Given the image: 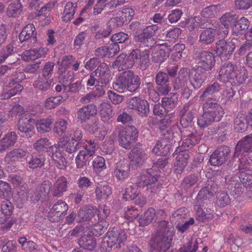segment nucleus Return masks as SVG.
<instances>
[{"mask_svg": "<svg viewBox=\"0 0 252 252\" xmlns=\"http://www.w3.org/2000/svg\"><path fill=\"white\" fill-rule=\"evenodd\" d=\"M141 84L140 78L135 75L134 72L127 70L120 73L113 83V89L119 93H124L127 90L135 92Z\"/></svg>", "mask_w": 252, "mask_h": 252, "instance_id": "nucleus-1", "label": "nucleus"}, {"mask_svg": "<svg viewBox=\"0 0 252 252\" xmlns=\"http://www.w3.org/2000/svg\"><path fill=\"white\" fill-rule=\"evenodd\" d=\"M126 239V233L124 230L114 227L109 230L105 236L100 245L101 252L110 251L113 246L119 248L124 245Z\"/></svg>", "mask_w": 252, "mask_h": 252, "instance_id": "nucleus-2", "label": "nucleus"}, {"mask_svg": "<svg viewBox=\"0 0 252 252\" xmlns=\"http://www.w3.org/2000/svg\"><path fill=\"white\" fill-rule=\"evenodd\" d=\"M114 133L118 135L119 145L125 149L131 148V143L137 139L138 134L137 129L134 126L126 128L117 127Z\"/></svg>", "mask_w": 252, "mask_h": 252, "instance_id": "nucleus-3", "label": "nucleus"}, {"mask_svg": "<svg viewBox=\"0 0 252 252\" xmlns=\"http://www.w3.org/2000/svg\"><path fill=\"white\" fill-rule=\"evenodd\" d=\"M152 169L143 171L138 177L136 184L139 188L147 187L151 192L156 193L159 190L158 187L157 186V175L152 174Z\"/></svg>", "mask_w": 252, "mask_h": 252, "instance_id": "nucleus-4", "label": "nucleus"}, {"mask_svg": "<svg viewBox=\"0 0 252 252\" xmlns=\"http://www.w3.org/2000/svg\"><path fill=\"white\" fill-rule=\"evenodd\" d=\"M158 29L157 25H152L142 31H138L135 33V40L143 43L145 46L152 47L155 44L153 36Z\"/></svg>", "mask_w": 252, "mask_h": 252, "instance_id": "nucleus-5", "label": "nucleus"}, {"mask_svg": "<svg viewBox=\"0 0 252 252\" xmlns=\"http://www.w3.org/2000/svg\"><path fill=\"white\" fill-rule=\"evenodd\" d=\"M172 237L163 235H153L150 242V245L153 250L158 252H166L171 247Z\"/></svg>", "mask_w": 252, "mask_h": 252, "instance_id": "nucleus-6", "label": "nucleus"}, {"mask_svg": "<svg viewBox=\"0 0 252 252\" xmlns=\"http://www.w3.org/2000/svg\"><path fill=\"white\" fill-rule=\"evenodd\" d=\"M112 175L118 181L124 182L130 175V165L126 160H120L115 165Z\"/></svg>", "mask_w": 252, "mask_h": 252, "instance_id": "nucleus-7", "label": "nucleus"}, {"mask_svg": "<svg viewBox=\"0 0 252 252\" xmlns=\"http://www.w3.org/2000/svg\"><path fill=\"white\" fill-rule=\"evenodd\" d=\"M197 66L206 70H211L216 63L215 56L213 53L208 51L200 52L196 57Z\"/></svg>", "mask_w": 252, "mask_h": 252, "instance_id": "nucleus-8", "label": "nucleus"}, {"mask_svg": "<svg viewBox=\"0 0 252 252\" xmlns=\"http://www.w3.org/2000/svg\"><path fill=\"white\" fill-rule=\"evenodd\" d=\"M168 135L163 133V137L160 138L156 142L152 149V153L158 156H165L169 152V145L168 144V140L173 138V133L172 132H169L167 131Z\"/></svg>", "mask_w": 252, "mask_h": 252, "instance_id": "nucleus-9", "label": "nucleus"}, {"mask_svg": "<svg viewBox=\"0 0 252 252\" xmlns=\"http://www.w3.org/2000/svg\"><path fill=\"white\" fill-rule=\"evenodd\" d=\"M203 111L209 114L213 119V122H219L224 114V111L221 105L213 101H207L203 105Z\"/></svg>", "mask_w": 252, "mask_h": 252, "instance_id": "nucleus-10", "label": "nucleus"}, {"mask_svg": "<svg viewBox=\"0 0 252 252\" xmlns=\"http://www.w3.org/2000/svg\"><path fill=\"white\" fill-rule=\"evenodd\" d=\"M68 209L67 204L62 200L55 203L48 213L50 220L52 222L60 221L66 214Z\"/></svg>", "mask_w": 252, "mask_h": 252, "instance_id": "nucleus-11", "label": "nucleus"}, {"mask_svg": "<svg viewBox=\"0 0 252 252\" xmlns=\"http://www.w3.org/2000/svg\"><path fill=\"white\" fill-rule=\"evenodd\" d=\"M182 143L181 148L183 151L187 152L197 144L200 140V136L196 131L191 132L187 129L181 131Z\"/></svg>", "mask_w": 252, "mask_h": 252, "instance_id": "nucleus-12", "label": "nucleus"}, {"mask_svg": "<svg viewBox=\"0 0 252 252\" xmlns=\"http://www.w3.org/2000/svg\"><path fill=\"white\" fill-rule=\"evenodd\" d=\"M28 155L27 149L22 148H16L7 153L4 158V162L6 168H8L9 166L15 163L17 161H22L26 158Z\"/></svg>", "mask_w": 252, "mask_h": 252, "instance_id": "nucleus-13", "label": "nucleus"}, {"mask_svg": "<svg viewBox=\"0 0 252 252\" xmlns=\"http://www.w3.org/2000/svg\"><path fill=\"white\" fill-rule=\"evenodd\" d=\"M230 152L229 148L227 146L218 148L210 157L209 162L211 165L215 166L222 165L227 160Z\"/></svg>", "mask_w": 252, "mask_h": 252, "instance_id": "nucleus-14", "label": "nucleus"}, {"mask_svg": "<svg viewBox=\"0 0 252 252\" xmlns=\"http://www.w3.org/2000/svg\"><path fill=\"white\" fill-rule=\"evenodd\" d=\"M97 114L96 106L93 104H89L80 108L77 112V121L81 124L86 123Z\"/></svg>", "mask_w": 252, "mask_h": 252, "instance_id": "nucleus-15", "label": "nucleus"}, {"mask_svg": "<svg viewBox=\"0 0 252 252\" xmlns=\"http://www.w3.org/2000/svg\"><path fill=\"white\" fill-rule=\"evenodd\" d=\"M128 107L130 109L136 110L142 117L147 116L150 111L148 101L136 96L129 100Z\"/></svg>", "mask_w": 252, "mask_h": 252, "instance_id": "nucleus-16", "label": "nucleus"}, {"mask_svg": "<svg viewBox=\"0 0 252 252\" xmlns=\"http://www.w3.org/2000/svg\"><path fill=\"white\" fill-rule=\"evenodd\" d=\"M222 89V86L218 82H211L206 87L199 98L202 101H213L217 94Z\"/></svg>", "mask_w": 252, "mask_h": 252, "instance_id": "nucleus-17", "label": "nucleus"}, {"mask_svg": "<svg viewBox=\"0 0 252 252\" xmlns=\"http://www.w3.org/2000/svg\"><path fill=\"white\" fill-rule=\"evenodd\" d=\"M130 59L133 61V64L135 63L140 65L143 69H146L149 64V52L148 50L143 52L139 49L133 50L128 55Z\"/></svg>", "mask_w": 252, "mask_h": 252, "instance_id": "nucleus-18", "label": "nucleus"}, {"mask_svg": "<svg viewBox=\"0 0 252 252\" xmlns=\"http://www.w3.org/2000/svg\"><path fill=\"white\" fill-rule=\"evenodd\" d=\"M33 119L30 116H23L18 122V130L23 133V136L27 138H31L35 133L34 127L32 124L33 123Z\"/></svg>", "mask_w": 252, "mask_h": 252, "instance_id": "nucleus-19", "label": "nucleus"}, {"mask_svg": "<svg viewBox=\"0 0 252 252\" xmlns=\"http://www.w3.org/2000/svg\"><path fill=\"white\" fill-rule=\"evenodd\" d=\"M207 70L196 66L190 73V82L194 89L199 88L207 78Z\"/></svg>", "mask_w": 252, "mask_h": 252, "instance_id": "nucleus-20", "label": "nucleus"}, {"mask_svg": "<svg viewBox=\"0 0 252 252\" xmlns=\"http://www.w3.org/2000/svg\"><path fill=\"white\" fill-rule=\"evenodd\" d=\"M235 49V45L231 42H227L224 40H220L216 43L215 51L216 54L224 59L229 58Z\"/></svg>", "mask_w": 252, "mask_h": 252, "instance_id": "nucleus-21", "label": "nucleus"}, {"mask_svg": "<svg viewBox=\"0 0 252 252\" xmlns=\"http://www.w3.org/2000/svg\"><path fill=\"white\" fill-rule=\"evenodd\" d=\"M248 72L244 65L236 64L230 84L232 86H239L244 83L248 78Z\"/></svg>", "mask_w": 252, "mask_h": 252, "instance_id": "nucleus-22", "label": "nucleus"}, {"mask_svg": "<svg viewBox=\"0 0 252 252\" xmlns=\"http://www.w3.org/2000/svg\"><path fill=\"white\" fill-rule=\"evenodd\" d=\"M235 66L236 64L230 62L225 63L220 69L218 79L223 83H230Z\"/></svg>", "mask_w": 252, "mask_h": 252, "instance_id": "nucleus-23", "label": "nucleus"}, {"mask_svg": "<svg viewBox=\"0 0 252 252\" xmlns=\"http://www.w3.org/2000/svg\"><path fill=\"white\" fill-rule=\"evenodd\" d=\"M68 184V180L65 177H59L53 185L51 189L52 195L57 197L62 196L67 190Z\"/></svg>", "mask_w": 252, "mask_h": 252, "instance_id": "nucleus-24", "label": "nucleus"}, {"mask_svg": "<svg viewBox=\"0 0 252 252\" xmlns=\"http://www.w3.org/2000/svg\"><path fill=\"white\" fill-rule=\"evenodd\" d=\"M250 151H252V133L245 136L237 143L234 156L239 157L240 154L249 153Z\"/></svg>", "mask_w": 252, "mask_h": 252, "instance_id": "nucleus-25", "label": "nucleus"}, {"mask_svg": "<svg viewBox=\"0 0 252 252\" xmlns=\"http://www.w3.org/2000/svg\"><path fill=\"white\" fill-rule=\"evenodd\" d=\"M51 158L54 161V163L60 169L64 170L67 167V161L64 156V151L57 149L56 147H51L50 152Z\"/></svg>", "mask_w": 252, "mask_h": 252, "instance_id": "nucleus-26", "label": "nucleus"}, {"mask_svg": "<svg viewBox=\"0 0 252 252\" xmlns=\"http://www.w3.org/2000/svg\"><path fill=\"white\" fill-rule=\"evenodd\" d=\"M48 51V49L46 47H40L26 50L22 53V58L23 60L26 62L34 61L38 58L45 57Z\"/></svg>", "mask_w": 252, "mask_h": 252, "instance_id": "nucleus-27", "label": "nucleus"}, {"mask_svg": "<svg viewBox=\"0 0 252 252\" xmlns=\"http://www.w3.org/2000/svg\"><path fill=\"white\" fill-rule=\"evenodd\" d=\"M53 122V118L49 116L45 118L33 120V123L37 131L40 134H43L51 131Z\"/></svg>", "mask_w": 252, "mask_h": 252, "instance_id": "nucleus-28", "label": "nucleus"}, {"mask_svg": "<svg viewBox=\"0 0 252 252\" xmlns=\"http://www.w3.org/2000/svg\"><path fill=\"white\" fill-rule=\"evenodd\" d=\"M189 154L188 152L182 151L177 154L174 163V170L176 173L181 174L188 163Z\"/></svg>", "mask_w": 252, "mask_h": 252, "instance_id": "nucleus-29", "label": "nucleus"}, {"mask_svg": "<svg viewBox=\"0 0 252 252\" xmlns=\"http://www.w3.org/2000/svg\"><path fill=\"white\" fill-rule=\"evenodd\" d=\"M133 61L125 54H120L113 63L112 66L114 69L119 71L131 68L133 66Z\"/></svg>", "mask_w": 252, "mask_h": 252, "instance_id": "nucleus-30", "label": "nucleus"}, {"mask_svg": "<svg viewBox=\"0 0 252 252\" xmlns=\"http://www.w3.org/2000/svg\"><path fill=\"white\" fill-rule=\"evenodd\" d=\"M109 69L108 65L104 63H100L97 69L94 72L95 77L97 78V83L107 84L109 78Z\"/></svg>", "mask_w": 252, "mask_h": 252, "instance_id": "nucleus-31", "label": "nucleus"}, {"mask_svg": "<svg viewBox=\"0 0 252 252\" xmlns=\"http://www.w3.org/2000/svg\"><path fill=\"white\" fill-rule=\"evenodd\" d=\"M99 113L101 120L105 123H111L114 116L112 106L107 102H102L99 107Z\"/></svg>", "mask_w": 252, "mask_h": 252, "instance_id": "nucleus-32", "label": "nucleus"}, {"mask_svg": "<svg viewBox=\"0 0 252 252\" xmlns=\"http://www.w3.org/2000/svg\"><path fill=\"white\" fill-rule=\"evenodd\" d=\"M194 110H189L188 105H185L181 111L180 124L184 128H187L191 125L194 115Z\"/></svg>", "mask_w": 252, "mask_h": 252, "instance_id": "nucleus-33", "label": "nucleus"}, {"mask_svg": "<svg viewBox=\"0 0 252 252\" xmlns=\"http://www.w3.org/2000/svg\"><path fill=\"white\" fill-rule=\"evenodd\" d=\"M18 136L14 131L6 134L0 140V152L5 151L9 147L13 146L16 142Z\"/></svg>", "mask_w": 252, "mask_h": 252, "instance_id": "nucleus-34", "label": "nucleus"}, {"mask_svg": "<svg viewBox=\"0 0 252 252\" xmlns=\"http://www.w3.org/2000/svg\"><path fill=\"white\" fill-rule=\"evenodd\" d=\"M97 213L96 208L93 206L83 207L78 212V217L79 222L90 220Z\"/></svg>", "mask_w": 252, "mask_h": 252, "instance_id": "nucleus-35", "label": "nucleus"}, {"mask_svg": "<svg viewBox=\"0 0 252 252\" xmlns=\"http://www.w3.org/2000/svg\"><path fill=\"white\" fill-rule=\"evenodd\" d=\"M77 5L76 3L68 1L64 6L62 19L64 22L71 21L74 17Z\"/></svg>", "mask_w": 252, "mask_h": 252, "instance_id": "nucleus-36", "label": "nucleus"}, {"mask_svg": "<svg viewBox=\"0 0 252 252\" xmlns=\"http://www.w3.org/2000/svg\"><path fill=\"white\" fill-rule=\"evenodd\" d=\"M156 210L153 208H150L142 214L139 219V225L144 226L149 225L156 218Z\"/></svg>", "mask_w": 252, "mask_h": 252, "instance_id": "nucleus-37", "label": "nucleus"}, {"mask_svg": "<svg viewBox=\"0 0 252 252\" xmlns=\"http://www.w3.org/2000/svg\"><path fill=\"white\" fill-rule=\"evenodd\" d=\"M95 193L97 199H106L112 194V190L107 184L102 183L96 186Z\"/></svg>", "mask_w": 252, "mask_h": 252, "instance_id": "nucleus-38", "label": "nucleus"}, {"mask_svg": "<svg viewBox=\"0 0 252 252\" xmlns=\"http://www.w3.org/2000/svg\"><path fill=\"white\" fill-rule=\"evenodd\" d=\"M129 158L136 164L140 165L147 159V155L141 149L134 148L128 156Z\"/></svg>", "mask_w": 252, "mask_h": 252, "instance_id": "nucleus-39", "label": "nucleus"}, {"mask_svg": "<svg viewBox=\"0 0 252 252\" xmlns=\"http://www.w3.org/2000/svg\"><path fill=\"white\" fill-rule=\"evenodd\" d=\"M51 143L46 137L40 138L37 139L33 144L34 149L38 152H50Z\"/></svg>", "mask_w": 252, "mask_h": 252, "instance_id": "nucleus-40", "label": "nucleus"}, {"mask_svg": "<svg viewBox=\"0 0 252 252\" xmlns=\"http://www.w3.org/2000/svg\"><path fill=\"white\" fill-rule=\"evenodd\" d=\"M79 245L84 249L93 251L96 245V239L91 235H85L79 240Z\"/></svg>", "mask_w": 252, "mask_h": 252, "instance_id": "nucleus-41", "label": "nucleus"}, {"mask_svg": "<svg viewBox=\"0 0 252 252\" xmlns=\"http://www.w3.org/2000/svg\"><path fill=\"white\" fill-rule=\"evenodd\" d=\"M134 14V11L132 8H124L117 13L116 17L120 18L125 25L128 24L131 21Z\"/></svg>", "mask_w": 252, "mask_h": 252, "instance_id": "nucleus-42", "label": "nucleus"}, {"mask_svg": "<svg viewBox=\"0 0 252 252\" xmlns=\"http://www.w3.org/2000/svg\"><path fill=\"white\" fill-rule=\"evenodd\" d=\"M23 6L20 0H16L11 3L6 10V14L9 17H15L21 14Z\"/></svg>", "mask_w": 252, "mask_h": 252, "instance_id": "nucleus-43", "label": "nucleus"}, {"mask_svg": "<svg viewBox=\"0 0 252 252\" xmlns=\"http://www.w3.org/2000/svg\"><path fill=\"white\" fill-rule=\"evenodd\" d=\"M250 25L247 18L242 17L237 21L233 28V33L235 35L242 34L245 32Z\"/></svg>", "mask_w": 252, "mask_h": 252, "instance_id": "nucleus-44", "label": "nucleus"}, {"mask_svg": "<svg viewBox=\"0 0 252 252\" xmlns=\"http://www.w3.org/2000/svg\"><path fill=\"white\" fill-rule=\"evenodd\" d=\"M246 120L247 118L243 114H238L234 120V130L239 133L245 132L248 127Z\"/></svg>", "mask_w": 252, "mask_h": 252, "instance_id": "nucleus-45", "label": "nucleus"}, {"mask_svg": "<svg viewBox=\"0 0 252 252\" xmlns=\"http://www.w3.org/2000/svg\"><path fill=\"white\" fill-rule=\"evenodd\" d=\"M35 28L33 24L26 25L19 34V39L23 42L32 37L34 35Z\"/></svg>", "mask_w": 252, "mask_h": 252, "instance_id": "nucleus-46", "label": "nucleus"}, {"mask_svg": "<svg viewBox=\"0 0 252 252\" xmlns=\"http://www.w3.org/2000/svg\"><path fill=\"white\" fill-rule=\"evenodd\" d=\"M215 193V188H213L212 186L208 185L202 188L199 191L197 196V199L203 201L209 199Z\"/></svg>", "mask_w": 252, "mask_h": 252, "instance_id": "nucleus-47", "label": "nucleus"}, {"mask_svg": "<svg viewBox=\"0 0 252 252\" xmlns=\"http://www.w3.org/2000/svg\"><path fill=\"white\" fill-rule=\"evenodd\" d=\"M237 17L236 14L230 12H226L221 16L220 20V23L224 27L229 29L236 23Z\"/></svg>", "mask_w": 252, "mask_h": 252, "instance_id": "nucleus-48", "label": "nucleus"}, {"mask_svg": "<svg viewBox=\"0 0 252 252\" xmlns=\"http://www.w3.org/2000/svg\"><path fill=\"white\" fill-rule=\"evenodd\" d=\"M187 70L186 68H182L179 72V76L175 79L174 88L175 90L182 89L185 86L187 83V75L184 74L185 72H187Z\"/></svg>", "mask_w": 252, "mask_h": 252, "instance_id": "nucleus-49", "label": "nucleus"}, {"mask_svg": "<svg viewBox=\"0 0 252 252\" xmlns=\"http://www.w3.org/2000/svg\"><path fill=\"white\" fill-rule=\"evenodd\" d=\"M215 31L214 29H209L203 31L199 37V41L204 44H209L214 40Z\"/></svg>", "mask_w": 252, "mask_h": 252, "instance_id": "nucleus-50", "label": "nucleus"}, {"mask_svg": "<svg viewBox=\"0 0 252 252\" xmlns=\"http://www.w3.org/2000/svg\"><path fill=\"white\" fill-rule=\"evenodd\" d=\"M93 170L96 173H100L107 168L105 160L101 156H97L92 161Z\"/></svg>", "mask_w": 252, "mask_h": 252, "instance_id": "nucleus-51", "label": "nucleus"}, {"mask_svg": "<svg viewBox=\"0 0 252 252\" xmlns=\"http://www.w3.org/2000/svg\"><path fill=\"white\" fill-rule=\"evenodd\" d=\"M172 115L171 116L169 115L166 116L163 119L161 120L158 123V128L161 131L163 136V133H165L166 134V135H168L167 131H168L169 132H172L174 134L171 128H170V129H168L171 125L172 122Z\"/></svg>", "mask_w": 252, "mask_h": 252, "instance_id": "nucleus-52", "label": "nucleus"}, {"mask_svg": "<svg viewBox=\"0 0 252 252\" xmlns=\"http://www.w3.org/2000/svg\"><path fill=\"white\" fill-rule=\"evenodd\" d=\"M220 9V5H211L203 8L201 12V14L205 18H213L218 14Z\"/></svg>", "mask_w": 252, "mask_h": 252, "instance_id": "nucleus-53", "label": "nucleus"}, {"mask_svg": "<svg viewBox=\"0 0 252 252\" xmlns=\"http://www.w3.org/2000/svg\"><path fill=\"white\" fill-rule=\"evenodd\" d=\"M63 101L62 96H51L47 98L44 103V107L47 109H54L61 104Z\"/></svg>", "mask_w": 252, "mask_h": 252, "instance_id": "nucleus-54", "label": "nucleus"}, {"mask_svg": "<svg viewBox=\"0 0 252 252\" xmlns=\"http://www.w3.org/2000/svg\"><path fill=\"white\" fill-rule=\"evenodd\" d=\"M136 185L129 186L126 188L123 198L126 200H131L136 198L139 194V191Z\"/></svg>", "mask_w": 252, "mask_h": 252, "instance_id": "nucleus-55", "label": "nucleus"}, {"mask_svg": "<svg viewBox=\"0 0 252 252\" xmlns=\"http://www.w3.org/2000/svg\"><path fill=\"white\" fill-rule=\"evenodd\" d=\"M157 87L158 93L153 90L152 92L150 93V97L153 101H156L159 100L158 94L161 95H166L170 91L169 87L166 85H159Z\"/></svg>", "mask_w": 252, "mask_h": 252, "instance_id": "nucleus-56", "label": "nucleus"}, {"mask_svg": "<svg viewBox=\"0 0 252 252\" xmlns=\"http://www.w3.org/2000/svg\"><path fill=\"white\" fill-rule=\"evenodd\" d=\"M67 125V121L59 119L54 124L53 131L57 134L62 135L65 132Z\"/></svg>", "mask_w": 252, "mask_h": 252, "instance_id": "nucleus-57", "label": "nucleus"}, {"mask_svg": "<svg viewBox=\"0 0 252 252\" xmlns=\"http://www.w3.org/2000/svg\"><path fill=\"white\" fill-rule=\"evenodd\" d=\"M178 99V94L173 93L171 94L168 97L162 98L161 102L167 109H172L177 105Z\"/></svg>", "mask_w": 252, "mask_h": 252, "instance_id": "nucleus-58", "label": "nucleus"}, {"mask_svg": "<svg viewBox=\"0 0 252 252\" xmlns=\"http://www.w3.org/2000/svg\"><path fill=\"white\" fill-rule=\"evenodd\" d=\"M44 165V160L39 156H32L27 160V166L32 169L40 168Z\"/></svg>", "mask_w": 252, "mask_h": 252, "instance_id": "nucleus-59", "label": "nucleus"}, {"mask_svg": "<svg viewBox=\"0 0 252 252\" xmlns=\"http://www.w3.org/2000/svg\"><path fill=\"white\" fill-rule=\"evenodd\" d=\"M185 49L184 44H175L171 50V59L173 61H178L182 57V52Z\"/></svg>", "mask_w": 252, "mask_h": 252, "instance_id": "nucleus-60", "label": "nucleus"}, {"mask_svg": "<svg viewBox=\"0 0 252 252\" xmlns=\"http://www.w3.org/2000/svg\"><path fill=\"white\" fill-rule=\"evenodd\" d=\"M239 173L240 181L245 187L248 188L252 184V171L251 170H246L245 172L241 171Z\"/></svg>", "mask_w": 252, "mask_h": 252, "instance_id": "nucleus-61", "label": "nucleus"}, {"mask_svg": "<svg viewBox=\"0 0 252 252\" xmlns=\"http://www.w3.org/2000/svg\"><path fill=\"white\" fill-rule=\"evenodd\" d=\"M231 203V199L228 193L225 191L219 192L217 197V204L220 208H223Z\"/></svg>", "mask_w": 252, "mask_h": 252, "instance_id": "nucleus-62", "label": "nucleus"}, {"mask_svg": "<svg viewBox=\"0 0 252 252\" xmlns=\"http://www.w3.org/2000/svg\"><path fill=\"white\" fill-rule=\"evenodd\" d=\"M14 210L13 204L8 199L3 200L1 204L0 210L8 220L12 215Z\"/></svg>", "mask_w": 252, "mask_h": 252, "instance_id": "nucleus-63", "label": "nucleus"}, {"mask_svg": "<svg viewBox=\"0 0 252 252\" xmlns=\"http://www.w3.org/2000/svg\"><path fill=\"white\" fill-rule=\"evenodd\" d=\"M34 88L42 91H46L49 89L51 84L46 78L39 77L33 84Z\"/></svg>", "mask_w": 252, "mask_h": 252, "instance_id": "nucleus-64", "label": "nucleus"}]
</instances>
